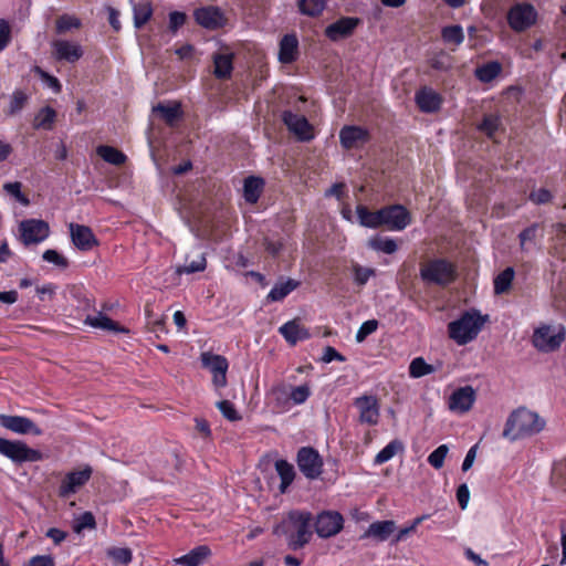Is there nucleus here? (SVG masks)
<instances>
[{
	"label": "nucleus",
	"mask_w": 566,
	"mask_h": 566,
	"mask_svg": "<svg viewBox=\"0 0 566 566\" xmlns=\"http://www.w3.org/2000/svg\"><path fill=\"white\" fill-rule=\"evenodd\" d=\"M97 155L108 164L120 166L126 161V155L113 146L101 145Z\"/></svg>",
	"instance_id": "e433bc0d"
},
{
	"label": "nucleus",
	"mask_w": 566,
	"mask_h": 566,
	"mask_svg": "<svg viewBox=\"0 0 566 566\" xmlns=\"http://www.w3.org/2000/svg\"><path fill=\"white\" fill-rule=\"evenodd\" d=\"M449 448L446 444L439 446L434 451H432L428 457V462L434 469H441L444 463V459L448 454Z\"/></svg>",
	"instance_id": "3c124183"
},
{
	"label": "nucleus",
	"mask_w": 566,
	"mask_h": 566,
	"mask_svg": "<svg viewBox=\"0 0 566 566\" xmlns=\"http://www.w3.org/2000/svg\"><path fill=\"white\" fill-rule=\"evenodd\" d=\"M377 327H378V321H376V319H369V321L364 322L360 325V327L356 334V340L358 343L364 342L367 336H369L377 329Z\"/></svg>",
	"instance_id": "6e6d98bb"
},
{
	"label": "nucleus",
	"mask_w": 566,
	"mask_h": 566,
	"mask_svg": "<svg viewBox=\"0 0 566 566\" xmlns=\"http://www.w3.org/2000/svg\"><path fill=\"white\" fill-rule=\"evenodd\" d=\"M360 19L356 17H343L326 27L324 34L333 42L349 38L359 25Z\"/></svg>",
	"instance_id": "dca6fc26"
},
{
	"label": "nucleus",
	"mask_w": 566,
	"mask_h": 566,
	"mask_svg": "<svg viewBox=\"0 0 566 566\" xmlns=\"http://www.w3.org/2000/svg\"><path fill=\"white\" fill-rule=\"evenodd\" d=\"M133 13L135 28H143L153 17L151 3L149 1L134 2Z\"/></svg>",
	"instance_id": "473e14b6"
},
{
	"label": "nucleus",
	"mask_w": 566,
	"mask_h": 566,
	"mask_svg": "<svg viewBox=\"0 0 566 566\" xmlns=\"http://www.w3.org/2000/svg\"><path fill=\"white\" fill-rule=\"evenodd\" d=\"M565 339L564 332L554 333L551 326H542L534 332L533 344L544 353L555 352Z\"/></svg>",
	"instance_id": "f8f14e48"
},
{
	"label": "nucleus",
	"mask_w": 566,
	"mask_h": 566,
	"mask_svg": "<svg viewBox=\"0 0 566 566\" xmlns=\"http://www.w3.org/2000/svg\"><path fill=\"white\" fill-rule=\"evenodd\" d=\"M396 523L394 521H378L374 522L369 525V527L365 531V533L360 536L364 538H375L378 542H384L389 538V536L395 532Z\"/></svg>",
	"instance_id": "393cba45"
},
{
	"label": "nucleus",
	"mask_w": 566,
	"mask_h": 566,
	"mask_svg": "<svg viewBox=\"0 0 566 566\" xmlns=\"http://www.w3.org/2000/svg\"><path fill=\"white\" fill-rule=\"evenodd\" d=\"M356 213L360 226L371 229L380 228L379 210L373 212L369 211L366 206L358 205L356 207Z\"/></svg>",
	"instance_id": "c9c22d12"
},
{
	"label": "nucleus",
	"mask_w": 566,
	"mask_h": 566,
	"mask_svg": "<svg viewBox=\"0 0 566 566\" xmlns=\"http://www.w3.org/2000/svg\"><path fill=\"white\" fill-rule=\"evenodd\" d=\"M442 40L446 43H452L459 45L464 40L463 30L460 25H448L441 31Z\"/></svg>",
	"instance_id": "c03bdc74"
},
{
	"label": "nucleus",
	"mask_w": 566,
	"mask_h": 566,
	"mask_svg": "<svg viewBox=\"0 0 566 566\" xmlns=\"http://www.w3.org/2000/svg\"><path fill=\"white\" fill-rule=\"evenodd\" d=\"M107 557L112 558L115 564L127 565L132 562L133 554L126 547H109L106 551Z\"/></svg>",
	"instance_id": "a18cd8bd"
},
{
	"label": "nucleus",
	"mask_w": 566,
	"mask_h": 566,
	"mask_svg": "<svg viewBox=\"0 0 566 566\" xmlns=\"http://www.w3.org/2000/svg\"><path fill=\"white\" fill-rule=\"evenodd\" d=\"M20 239L24 245L36 244L45 240L50 234L46 221L40 219H27L19 224Z\"/></svg>",
	"instance_id": "6e6552de"
},
{
	"label": "nucleus",
	"mask_w": 566,
	"mask_h": 566,
	"mask_svg": "<svg viewBox=\"0 0 566 566\" xmlns=\"http://www.w3.org/2000/svg\"><path fill=\"white\" fill-rule=\"evenodd\" d=\"M0 454L15 464L38 462L43 459L40 450L30 448L24 441L9 440L0 437Z\"/></svg>",
	"instance_id": "20e7f679"
},
{
	"label": "nucleus",
	"mask_w": 566,
	"mask_h": 566,
	"mask_svg": "<svg viewBox=\"0 0 566 566\" xmlns=\"http://www.w3.org/2000/svg\"><path fill=\"white\" fill-rule=\"evenodd\" d=\"M56 118V112L51 106H45L39 111L33 120V128L51 130Z\"/></svg>",
	"instance_id": "f704fd0d"
},
{
	"label": "nucleus",
	"mask_w": 566,
	"mask_h": 566,
	"mask_svg": "<svg viewBox=\"0 0 566 566\" xmlns=\"http://www.w3.org/2000/svg\"><path fill=\"white\" fill-rule=\"evenodd\" d=\"M434 371V367L430 364H427L422 357L412 359L409 365V375L412 378H420Z\"/></svg>",
	"instance_id": "ea45409f"
},
{
	"label": "nucleus",
	"mask_w": 566,
	"mask_h": 566,
	"mask_svg": "<svg viewBox=\"0 0 566 566\" xmlns=\"http://www.w3.org/2000/svg\"><path fill=\"white\" fill-rule=\"evenodd\" d=\"M536 18L535 8L525 2L513 6L507 13L509 25L516 32L531 28L536 22Z\"/></svg>",
	"instance_id": "0eeeda50"
},
{
	"label": "nucleus",
	"mask_w": 566,
	"mask_h": 566,
	"mask_svg": "<svg viewBox=\"0 0 566 566\" xmlns=\"http://www.w3.org/2000/svg\"><path fill=\"white\" fill-rule=\"evenodd\" d=\"M545 426V419L537 412L518 407L507 417L502 436L510 441H516L539 433Z\"/></svg>",
	"instance_id": "f03ea898"
},
{
	"label": "nucleus",
	"mask_w": 566,
	"mask_h": 566,
	"mask_svg": "<svg viewBox=\"0 0 566 566\" xmlns=\"http://www.w3.org/2000/svg\"><path fill=\"white\" fill-rule=\"evenodd\" d=\"M369 247L374 250L381 251L387 254H392L397 251V243L392 239L374 238L369 241Z\"/></svg>",
	"instance_id": "09e8293b"
},
{
	"label": "nucleus",
	"mask_w": 566,
	"mask_h": 566,
	"mask_svg": "<svg viewBox=\"0 0 566 566\" xmlns=\"http://www.w3.org/2000/svg\"><path fill=\"white\" fill-rule=\"evenodd\" d=\"M354 272L355 281L360 285L365 284L369 280V277L375 274V271L373 269H366L359 265H356L354 268Z\"/></svg>",
	"instance_id": "69168bd1"
},
{
	"label": "nucleus",
	"mask_w": 566,
	"mask_h": 566,
	"mask_svg": "<svg viewBox=\"0 0 566 566\" xmlns=\"http://www.w3.org/2000/svg\"><path fill=\"white\" fill-rule=\"evenodd\" d=\"M528 199L535 205H545L552 201L553 195L546 188L531 191Z\"/></svg>",
	"instance_id": "4d7b16f0"
},
{
	"label": "nucleus",
	"mask_w": 566,
	"mask_h": 566,
	"mask_svg": "<svg viewBox=\"0 0 566 566\" xmlns=\"http://www.w3.org/2000/svg\"><path fill=\"white\" fill-rule=\"evenodd\" d=\"M187 15L180 11H174L169 14V30L175 33L180 27L185 24Z\"/></svg>",
	"instance_id": "052dcab7"
},
{
	"label": "nucleus",
	"mask_w": 566,
	"mask_h": 566,
	"mask_svg": "<svg viewBox=\"0 0 566 566\" xmlns=\"http://www.w3.org/2000/svg\"><path fill=\"white\" fill-rule=\"evenodd\" d=\"M85 324L99 329L112 331L115 333H128V328L120 326L117 322L99 313L97 316H87Z\"/></svg>",
	"instance_id": "7c9ffc66"
},
{
	"label": "nucleus",
	"mask_w": 566,
	"mask_h": 566,
	"mask_svg": "<svg viewBox=\"0 0 566 566\" xmlns=\"http://www.w3.org/2000/svg\"><path fill=\"white\" fill-rule=\"evenodd\" d=\"M321 360L323 363H331L332 360H338V361H345L346 358L344 355H342L340 353H338L334 347L332 346H326L325 349H324V354L321 358Z\"/></svg>",
	"instance_id": "0e129e2a"
},
{
	"label": "nucleus",
	"mask_w": 566,
	"mask_h": 566,
	"mask_svg": "<svg viewBox=\"0 0 566 566\" xmlns=\"http://www.w3.org/2000/svg\"><path fill=\"white\" fill-rule=\"evenodd\" d=\"M275 470L281 479L280 491L285 493L295 478L294 467L286 460L281 459L275 461Z\"/></svg>",
	"instance_id": "2f4dec72"
},
{
	"label": "nucleus",
	"mask_w": 566,
	"mask_h": 566,
	"mask_svg": "<svg viewBox=\"0 0 566 566\" xmlns=\"http://www.w3.org/2000/svg\"><path fill=\"white\" fill-rule=\"evenodd\" d=\"M300 282L293 279H289L284 282L276 283L273 289L268 294V301L270 302H279L282 301L286 295H289L292 291L298 287Z\"/></svg>",
	"instance_id": "72a5a7b5"
},
{
	"label": "nucleus",
	"mask_w": 566,
	"mask_h": 566,
	"mask_svg": "<svg viewBox=\"0 0 566 566\" xmlns=\"http://www.w3.org/2000/svg\"><path fill=\"white\" fill-rule=\"evenodd\" d=\"M344 518L338 512L324 511L315 521L316 534L322 538H328L338 534L343 528Z\"/></svg>",
	"instance_id": "9d476101"
},
{
	"label": "nucleus",
	"mask_w": 566,
	"mask_h": 566,
	"mask_svg": "<svg viewBox=\"0 0 566 566\" xmlns=\"http://www.w3.org/2000/svg\"><path fill=\"white\" fill-rule=\"evenodd\" d=\"M217 407L222 416L229 421H239L242 419L241 415L235 409L234 405L229 400H221L217 402Z\"/></svg>",
	"instance_id": "8fccbe9b"
},
{
	"label": "nucleus",
	"mask_w": 566,
	"mask_h": 566,
	"mask_svg": "<svg viewBox=\"0 0 566 566\" xmlns=\"http://www.w3.org/2000/svg\"><path fill=\"white\" fill-rule=\"evenodd\" d=\"M153 112L158 113L160 118L170 127L175 126L182 117V111L179 103H174L172 105H164L159 103L153 107Z\"/></svg>",
	"instance_id": "c85d7f7f"
},
{
	"label": "nucleus",
	"mask_w": 566,
	"mask_h": 566,
	"mask_svg": "<svg viewBox=\"0 0 566 566\" xmlns=\"http://www.w3.org/2000/svg\"><path fill=\"white\" fill-rule=\"evenodd\" d=\"M263 247L269 254H271L272 256H276L283 249V242L280 240L272 241L269 238H264Z\"/></svg>",
	"instance_id": "338daca9"
},
{
	"label": "nucleus",
	"mask_w": 566,
	"mask_h": 566,
	"mask_svg": "<svg viewBox=\"0 0 566 566\" xmlns=\"http://www.w3.org/2000/svg\"><path fill=\"white\" fill-rule=\"evenodd\" d=\"M81 20L76 17L62 14L55 21V31L57 34H64L72 29H80Z\"/></svg>",
	"instance_id": "79ce46f5"
},
{
	"label": "nucleus",
	"mask_w": 566,
	"mask_h": 566,
	"mask_svg": "<svg viewBox=\"0 0 566 566\" xmlns=\"http://www.w3.org/2000/svg\"><path fill=\"white\" fill-rule=\"evenodd\" d=\"M298 41L293 34H285L280 41L279 60L282 63H292L296 60Z\"/></svg>",
	"instance_id": "cd10ccee"
},
{
	"label": "nucleus",
	"mask_w": 566,
	"mask_h": 566,
	"mask_svg": "<svg viewBox=\"0 0 566 566\" xmlns=\"http://www.w3.org/2000/svg\"><path fill=\"white\" fill-rule=\"evenodd\" d=\"M11 40V28L7 20L0 19V52L9 44Z\"/></svg>",
	"instance_id": "e2e57ef3"
},
{
	"label": "nucleus",
	"mask_w": 566,
	"mask_h": 566,
	"mask_svg": "<svg viewBox=\"0 0 566 566\" xmlns=\"http://www.w3.org/2000/svg\"><path fill=\"white\" fill-rule=\"evenodd\" d=\"M42 258L44 261L53 263L60 269H66L69 266L67 259L60 254L56 250L49 249L44 251Z\"/></svg>",
	"instance_id": "603ef678"
},
{
	"label": "nucleus",
	"mask_w": 566,
	"mask_h": 566,
	"mask_svg": "<svg viewBox=\"0 0 566 566\" xmlns=\"http://www.w3.org/2000/svg\"><path fill=\"white\" fill-rule=\"evenodd\" d=\"M538 228H539L538 223H533L530 227L525 228L518 234L521 248H524L526 242H532L535 240Z\"/></svg>",
	"instance_id": "bf43d9fd"
},
{
	"label": "nucleus",
	"mask_w": 566,
	"mask_h": 566,
	"mask_svg": "<svg viewBox=\"0 0 566 566\" xmlns=\"http://www.w3.org/2000/svg\"><path fill=\"white\" fill-rule=\"evenodd\" d=\"M28 101V96L22 91H15L9 105V114L13 115L20 112Z\"/></svg>",
	"instance_id": "5fc2aeb1"
},
{
	"label": "nucleus",
	"mask_w": 566,
	"mask_h": 566,
	"mask_svg": "<svg viewBox=\"0 0 566 566\" xmlns=\"http://www.w3.org/2000/svg\"><path fill=\"white\" fill-rule=\"evenodd\" d=\"M416 103L423 113H434L440 109L442 97L431 88L423 87L416 93Z\"/></svg>",
	"instance_id": "b1692460"
},
{
	"label": "nucleus",
	"mask_w": 566,
	"mask_h": 566,
	"mask_svg": "<svg viewBox=\"0 0 566 566\" xmlns=\"http://www.w3.org/2000/svg\"><path fill=\"white\" fill-rule=\"evenodd\" d=\"M3 189L11 196H13L23 206H28L30 203L29 199L21 191V182H7L3 185Z\"/></svg>",
	"instance_id": "864d4df0"
},
{
	"label": "nucleus",
	"mask_w": 566,
	"mask_h": 566,
	"mask_svg": "<svg viewBox=\"0 0 566 566\" xmlns=\"http://www.w3.org/2000/svg\"><path fill=\"white\" fill-rule=\"evenodd\" d=\"M233 53H214L212 56L214 70L213 75L218 80H228L231 77L233 71Z\"/></svg>",
	"instance_id": "bb28decb"
},
{
	"label": "nucleus",
	"mask_w": 566,
	"mask_h": 566,
	"mask_svg": "<svg viewBox=\"0 0 566 566\" xmlns=\"http://www.w3.org/2000/svg\"><path fill=\"white\" fill-rule=\"evenodd\" d=\"M264 188V180L261 177L249 176L244 179L243 197L247 202L255 203Z\"/></svg>",
	"instance_id": "c756f323"
},
{
	"label": "nucleus",
	"mask_w": 566,
	"mask_h": 566,
	"mask_svg": "<svg viewBox=\"0 0 566 566\" xmlns=\"http://www.w3.org/2000/svg\"><path fill=\"white\" fill-rule=\"evenodd\" d=\"M28 566H55V563L50 555H36L30 559Z\"/></svg>",
	"instance_id": "774afa93"
},
{
	"label": "nucleus",
	"mask_w": 566,
	"mask_h": 566,
	"mask_svg": "<svg viewBox=\"0 0 566 566\" xmlns=\"http://www.w3.org/2000/svg\"><path fill=\"white\" fill-rule=\"evenodd\" d=\"M502 72V65L496 62H488L475 70V76L483 83H490Z\"/></svg>",
	"instance_id": "58836bf2"
},
{
	"label": "nucleus",
	"mask_w": 566,
	"mask_h": 566,
	"mask_svg": "<svg viewBox=\"0 0 566 566\" xmlns=\"http://www.w3.org/2000/svg\"><path fill=\"white\" fill-rule=\"evenodd\" d=\"M70 235L73 244L80 251H90L99 244L92 229L87 226L71 223Z\"/></svg>",
	"instance_id": "6ab92c4d"
},
{
	"label": "nucleus",
	"mask_w": 566,
	"mask_h": 566,
	"mask_svg": "<svg viewBox=\"0 0 566 566\" xmlns=\"http://www.w3.org/2000/svg\"><path fill=\"white\" fill-rule=\"evenodd\" d=\"M296 462L300 471L308 480L317 479L323 471V459L312 447H303L297 451Z\"/></svg>",
	"instance_id": "423d86ee"
},
{
	"label": "nucleus",
	"mask_w": 566,
	"mask_h": 566,
	"mask_svg": "<svg viewBox=\"0 0 566 566\" xmlns=\"http://www.w3.org/2000/svg\"><path fill=\"white\" fill-rule=\"evenodd\" d=\"M282 120L287 129L293 133L298 140L310 142L313 139L312 126L304 115H298L292 111H284Z\"/></svg>",
	"instance_id": "4468645a"
},
{
	"label": "nucleus",
	"mask_w": 566,
	"mask_h": 566,
	"mask_svg": "<svg viewBox=\"0 0 566 566\" xmlns=\"http://www.w3.org/2000/svg\"><path fill=\"white\" fill-rule=\"evenodd\" d=\"M53 56L57 61L75 63L83 56V49L80 44L67 40H55L52 42Z\"/></svg>",
	"instance_id": "aec40b11"
},
{
	"label": "nucleus",
	"mask_w": 566,
	"mask_h": 566,
	"mask_svg": "<svg viewBox=\"0 0 566 566\" xmlns=\"http://www.w3.org/2000/svg\"><path fill=\"white\" fill-rule=\"evenodd\" d=\"M485 321L486 316H481L476 310L467 311L448 324L449 337L458 345H465L478 336Z\"/></svg>",
	"instance_id": "7ed1b4c3"
},
{
	"label": "nucleus",
	"mask_w": 566,
	"mask_h": 566,
	"mask_svg": "<svg viewBox=\"0 0 566 566\" xmlns=\"http://www.w3.org/2000/svg\"><path fill=\"white\" fill-rule=\"evenodd\" d=\"M0 426L18 434L41 436L42 429L30 418L23 416L0 415Z\"/></svg>",
	"instance_id": "ddd939ff"
},
{
	"label": "nucleus",
	"mask_w": 566,
	"mask_h": 566,
	"mask_svg": "<svg viewBox=\"0 0 566 566\" xmlns=\"http://www.w3.org/2000/svg\"><path fill=\"white\" fill-rule=\"evenodd\" d=\"M368 140L369 133L364 127L346 125L339 130V142L345 149L358 148Z\"/></svg>",
	"instance_id": "a211bd4d"
},
{
	"label": "nucleus",
	"mask_w": 566,
	"mask_h": 566,
	"mask_svg": "<svg viewBox=\"0 0 566 566\" xmlns=\"http://www.w3.org/2000/svg\"><path fill=\"white\" fill-rule=\"evenodd\" d=\"M91 475L92 468L90 465H86L81 471L69 472L59 486V496L65 499L74 494L80 488L86 484Z\"/></svg>",
	"instance_id": "2eb2a0df"
},
{
	"label": "nucleus",
	"mask_w": 566,
	"mask_h": 566,
	"mask_svg": "<svg viewBox=\"0 0 566 566\" xmlns=\"http://www.w3.org/2000/svg\"><path fill=\"white\" fill-rule=\"evenodd\" d=\"M354 405L359 409V421L370 426L377 424L379 419V402L376 396L364 395L357 397Z\"/></svg>",
	"instance_id": "f3484780"
},
{
	"label": "nucleus",
	"mask_w": 566,
	"mask_h": 566,
	"mask_svg": "<svg viewBox=\"0 0 566 566\" xmlns=\"http://www.w3.org/2000/svg\"><path fill=\"white\" fill-rule=\"evenodd\" d=\"M312 514L306 511H290L273 528V534L284 536L292 551L303 548L312 538Z\"/></svg>",
	"instance_id": "f257e3e1"
},
{
	"label": "nucleus",
	"mask_w": 566,
	"mask_h": 566,
	"mask_svg": "<svg viewBox=\"0 0 566 566\" xmlns=\"http://www.w3.org/2000/svg\"><path fill=\"white\" fill-rule=\"evenodd\" d=\"M211 555V549L207 545H199L191 549L186 555H182L176 559H174L175 564L182 566H200L202 565Z\"/></svg>",
	"instance_id": "a878e982"
},
{
	"label": "nucleus",
	"mask_w": 566,
	"mask_h": 566,
	"mask_svg": "<svg viewBox=\"0 0 566 566\" xmlns=\"http://www.w3.org/2000/svg\"><path fill=\"white\" fill-rule=\"evenodd\" d=\"M380 227L389 230H403L411 221L409 211L401 205L386 206L379 209Z\"/></svg>",
	"instance_id": "1a4fd4ad"
},
{
	"label": "nucleus",
	"mask_w": 566,
	"mask_h": 566,
	"mask_svg": "<svg viewBox=\"0 0 566 566\" xmlns=\"http://www.w3.org/2000/svg\"><path fill=\"white\" fill-rule=\"evenodd\" d=\"M206 264L207 263L205 256H200L199 260L192 261L189 264L178 268L177 272L179 274L201 272L206 269Z\"/></svg>",
	"instance_id": "13d9d810"
},
{
	"label": "nucleus",
	"mask_w": 566,
	"mask_h": 566,
	"mask_svg": "<svg viewBox=\"0 0 566 566\" xmlns=\"http://www.w3.org/2000/svg\"><path fill=\"white\" fill-rule=\"evenodd\" d=\"M403 450V444L399 440L390 441L381 451L375 457L376 464H382L389 461L398 451Z\"/></svg>",
	"instance_id": "a19ab883"
},
{
	"label": "nucleus",
	"mask_w": 566,
	"mask_h": 566,
	"mask_svg": "<svg viewBox=\"0 0 566 566\" xmlns=\"http://www.w3.org/2000/svg\"><path fill=\"white\" fill-rule=\"evenodd\" d=\"M515 271L509 266L494 277V293L496 295L505 294L510 291L514 280Z\"/></svg>",
	"instance_id": "4c0bfd02"
},
{
	"label": "nucleus",
	"mask_w": 566,
	"mask_h": 566,
	"mask_svg": "<svg viewBox=\"0 0 566 566\" xmlns=\"http://www.w3.org/2000/svg\"><path fill=\"white\" fill-rule=\"evenodd\" d=\"M200 358L202 366L212 373L213 385L218 388L224 387L227 385V370L229 367L227 358L208 352L202 353Z\"/></svg>",
	"instance_id": "9b49d317"
},
{
	"label": "nucleus",
	"mask_w": 566,
	"mask_h": 566,
	"mask_svg": "<svg viewBox=\"0 0 566 566\" xmlns=\"http://www.w3.org/2000/svg\"><path fill=\"white\" fill-rule=\"evenodd\" d=\"M193 17L199 25L209 30H217L223 25V14L217 7L196 9Z\"/></svg>",
	"instance_id": "4be33fe9"
},
{
	"label": "nucleus",
	"mask_w": 566,
	"mask_h": 566,
	"mask_svg": "<svg viewBox=\"0 0 566 566\" xmlns=\"http://www.w3.org/2000/svg\"><path fill=\"white\" fill-rule=\"evenodd\" d=\"M96 527L95 516L92 512H84L78 517L75 518L73 531L80 534L83 530L90 528L93 530Z\"/></svg>",
	"instance_id": "de8ad7c7"
},
{
	"label": "nucleus",
	"mask_w": 566,
	"mask_h": 566,
	"mask_svg": "<svg viewBox=\"0 0 566 566\" xmlns=\"http://www.w3.org/2000/svg\"><path fill=\"white\" fill-rule=\"evenodd\" d=\"M476 398L475 390L471 386L455 389L449 398V409L452 411H469Z\"/></svg>",
	"instance_id": "412c9836"
},
{
	"label": "nucleus",
	"mask_w": 566,
	"mask_h": 566,
	"mask_svg": "<svg viewBox=\"0 0 566 566\" xmlns=\"http://www.w3.org/2000/svg\"><path fill=\"white\" fill-rule=\"evenodd\" d=\"M308 396H310V388L306 385L294 387L290 395L291 399L297 405L306 401Z\"/></svg>",
	"instance_id": "680f3d73"
},
{
	"label": "nucleus",
	"mask_w": 566,
	"mask_h": 566,
	"mask_svg": "<svg viewBox=\"0 0 566 566\" xmlns=\"http://www.w3.org/2000/svg\"><path fill=\"white\" fill-rule=\"evenodd\" d=\"M420 275L426 282L446 286L455 280L457 272L451 262L446 259H436L421 268Z\"/></svg>",
	"instance_id": "39448f33"
},
{
	"label": "nucleus",
	"mask_w": 566,
	"mask_h": 566,
	"mask_svg": "<svg viewBox=\"0 0 566 566\" xmlns=\"http://www.w3.org/2000/svg\"><path fill=\"white\" fill-rule=\"evenodd\" d=\"M279 332L290 345L311 337L310 331L300 323L298 318L286 322L279 328Z\"/></svg>",
	"instance_id": "5701e85b"
},
{
	"label": "nucleus",
	"mask_w": 566,
	"mask_h": 566,
	"mask_svg": "<svg viewBox=\"0 0 566 566\" xmlns=\"http://www.w3.org/2000/svg\"><path fill=\"white\" fill-rule=\"evenodd\" d=\"M298 8L305 15L317 17L325 8V0H300Z\"/></svg>",
	"instance_id": "37998d69"
},
{
	"label": "nucleus",
	"mask_w": 566,
	"mask_h": 566,
	"mask_svg": "<svg viewBox=\"0 0 566 566\" xmlns=\"http://www.w3.org/2000/svg\"><path fill=\"white\" fill-rule=\"evenodd\" d=\"M499 125L500 117L494 114H489L483 117V120L478 125V129L491 138L496 133Z\"/></svg>",
	"instance_id": "49530a36"
}]
</instances>
